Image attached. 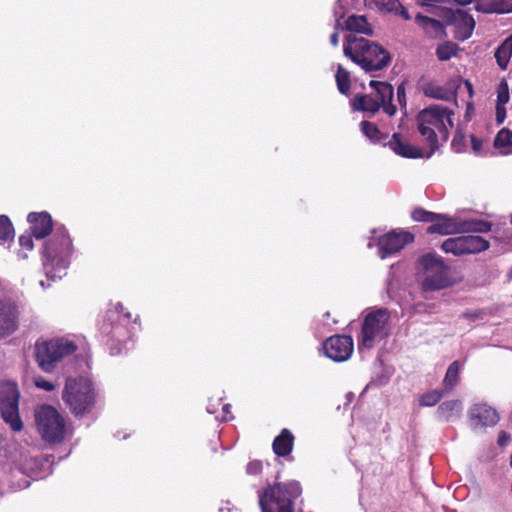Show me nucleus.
Here are the masks:
<instances>
[{"mask_svg": "<svg viewBox=\"0 0 512 512\" xmlns=\"http://www.w3.org/2000/svg\"><path fill=\"white\" fill-rule=\"evenodd\" d=\"M452 115L451 109L439 104L429 105L418 113L416 117L418 131L430 148L427 158L438 150L439 141L448 140L449 128L453 127Z\"/></svg>", "mask_w": 512, "mask_h": 512, "instance_id": "obj_1", "label": "nucleus"}, {"mask_svg": "<svg viewBox=\"0 0 512 512\" xmlns=\"http://www.w3.org/2000/svg\"><path fill=\"white\" fill-rule=\"evenodd\" d=\"M344 55L365 72L379 71L391 62L390 53L370 40L349 34L343 44Z\"/></svg>", "mask_w": 512, "mask_h": 512, "instance_id": "obj_2", "label": "nucleus"}, {"mask_svg": "<svg viewBox=\"0 0 512 512\" xmlns=\"http://www.w3.org/2000/svg\"><path fill=\"white\" fill-rule=\"evenodd\" d=\"M98 391L93 381L84 376L68 377L62 391V400L76 418L93 413Z\"/></svg>", "mask_w": 512, "mask_h": 512, "instance_id": "obj_3", "label": "nucleus"}, {"mask_svg": "<svg viewBox=\"0 0 512 512\" xmlns=\"http://www.w3.org/2000/svg\"><path fill=\"white\" fill-rule=\"evenodd\" d=\"M302 487L296 480L275 481L259 494L262 512H294L295 501L301 496Z\"/></svg>", "mask_w": 512, "mask_h": 512, "instance_id": "obj_4", "label": "nucleus"}, {"mask_svg": "<svg viewBox=\"0 0 512 512\" xmlns=\"http://www.w3.org/2000/svg\"><path fill=\"white\" fill-rule=\"evenodd\" d=\"M418 271L422 275L421 288L425 292L446 289L453 284L450 267L434 253L422 255L418 261Z\"/></svg>", "mask_w": 512, "mask_h": 512, "instance_id": "obj_5", "label": "nucleus"}, {"mask_svg": "<svg viewBox=\"0 0 512 512\" xmlns=\"http://www.w3.org/2000/svg\"><path fill=\"white\" fill-rule=\"evenodd\" d=\"M76 350V344L65 338L37 340L34 345V357L43 372L52 373L64 357L74 354Z\"/></svg>", "mask_w": 512, "mask_h": 512, "instance_id": "obj_6", "label": "nucleus"}, {"mask_svg": "<svg viewBox=\"0 0 512 512\" xmlns=\"http://www.w3.org/2000/svg\"><path fill=\"white\" fill-rule=\"evenodd\" d=\"M73 252L72 240L65 228H57L52 237L45 242L43 255L47 276L52 269L65 270Z\"/></svg>", "mask_w": 512, "mask_h": 512, "instance_id": "obj_7", "label": "nucleus"}, {"mask_svg": "<svg viewBox=\"0 0 512 512\" xmlns=\"http://www.w3.org/2000/svg\"><path fill=\"white\" fill-rule=\"evenodd\" d=\"M36 427L42 439L49 443H60L66 434L64 417L51 405H41L35 410Z\"/></svg>", "mask_w": 512, "mask_h": 512, "instance_id": "obj_8", "label": "nucleus"}, {"mask_svg": "<svg viewBox=\"0 0 512 512\" xmlns=\"http://www.w3.org/2000/svg\"><path fill=\"white\" fill-rule=\"evenodd\" d=\"M390 313L387 308H378L370 311L363 320L361 333L358 337V348L371 349L376 341L385 339L389 335L388 324Z\"/></svg>", "mask_w": 512, "mask_h": 512, "instance_id": "obj_9", "label": "nucleus"}, {"mask_svg": "<svg viewBox=\"0 0 512 512\" xmlns=\"http://www.w3.org/2000/svg\"><path fill=\"white\" fill-rule=\"evenodd\" d=\"M126 319L128 322L136 321L132 320L131 313H124V306L118 303L114 308L108 309L102 316L99 322V331L103 341L107 345H111L114 342L120 344L124 342L128 335L126 326L121 322V319Z\"/></svg>", "mask_w": 512, "mask_h": 512, "instance_id": "obj_10", "label": "nucleus"}, {"mask_svg": "<svg viewBox=\"0 0 512 512\" xmlns=\"http://www.w3.org/2000/svg\"><path fill=\"white\" fill-rule=\"evenodd\" d=\"M19 398L20 393L16 383L4 382L0 385L1 416L14 432H19L23 428L19 415Z\"/></svg>", "mask_w": 512, "mask_h": 512, "instance_id": "obj_11", "label": "nucleus"}, {"mask_svg": "<svg viewBox=\"0 0 512 512\" xmlns=\"http://www.w3.org/2000/svg\"><path fill=\"white\" fill-rule=\"evenodd\" d=\"M439 17L443 19L446 26H453L454 37L457 40L464 41L472 35L475 21L466 11L462 9L441 8Z\"/></svg>", "mask_w": 512, "mask_h": 512, "instance_id": "obj_12", "label": "nucleus"}, {"mask_svg": "<svg viewBox=\"0 0 512 512\" xmlns=\"http://www.w3.org/2000/svg\"><path fill=\"white\" fill-rule=\"evenodd\" d=\"M414 241V235L408 231L388 232L379 237L377 246L379 256L384 259L402 250L405 245Z\"/></svg>", "mask_w": 512, "mask_h": 512, "instance_id": "obj_13", "label": "nucleus"}, {"mask_svg": "<svg viewBox=\"0 0 512 512\" xmlns=\"http://www.w3.org/2000/svg\"><path fill=\"white\" fill-rule=\"evenodd\" d=\"M325 355L335 362H343L350 358L353 352V340L348 335H334L323 343Z\"/></svg>", "mask_w": 512, "mask_h": 512, "instance_id": "obj_14", "label": "nucleus"}, {"mask_svg": "<svg viewBox=\"0 0 512 512\" xmlns=\"http://www.w3.org/2000/svg\"><path fill=\"white\" fill-rule=\"evenodd\" d=\"M19 309L10 299H0V338L16 332L19 326Z\"/></svg>", "mask_w": 512, "mask_h": 512, "instance_id": "obj_15", "label": "nucleus"}, {"mask_svg": "<svg viewBox=\"0 0 512 512\" xmlns=\"http://www.w3.org/2000/svg\"><path fill=\"white\" fill-rule=\"evenodd\" d=\"M384 146H388L396 155L403 158L418 159L424 157L421 148L411 145L410 142L398 132L394 133L387 143H384Z\"/></svg>", "mask_w": 512, "mask_h": 512, "instance_id": "obj_16", "label": "nucleus"}, {"mask_svg": "<svg viewBox=\"0 0 512 512\" xmlns=\"http://www.w3.org/2000/svg\"><path fill=\"white\" fill-rule=\"evenodd\" d=\"M470 420L477 426L492 427L499 422L500 417L496 409L481 403L475 404L470 409Z\"/></svg>", "mask_w": 512, "mask_h": 512, "instance_id": "obj_17", "label": "nucleus"}, {"mask_svg": "<svg viewBox=\"0 0 512 512\" xmlns=\"http://www.w3.org/2000/svg\"><path fill=\"white\" fill-rule=\"evenodd\" d=\"M33 236L42 239L53 230L52 217L48 212H31L27 216Z\"/></svg>", "mask_w": 512, "mask_h": 512, "instance_id": "obj_18", "label": "nucleus"}, {"mask_svg": "<svg viewBox=\"0 0 512 512\" xmlns=\"http://www.w3.org/2000/svg\"><path fill=\"white\" fill-rule=\"evenodd\" d=\"M428 234H441L449 235L460 232V222H456L454 218H451L444 214H438L435 220L427 228Z\"/></svg>", "mask_w": 512, "mask_h": 512, "instance_id": "obj_19", "label": "nucleus"}, {"mask_svg": "<svg viewBox=\"0 0 512 512\" xmlns=\"http://www.w3.org/2000/svg\"><path fill=\"white\" fill-rule=\"evenodd\" d=\"M368 6L375 7L380 11L394 13L401 16L404 20H411L408 10L399 2V0H365Z\"/></svg>", "mask_w": 512, "mask_h": 512, "instance_id": "obj_20", "label": "nucleus"}, {"mask_svg": "<svg viewBox=\"0 0 512 512\" xmlns=\"http://www.w3.org/2000/svg\"><path fill=\"white\" fill-rule=\"evenodd\" d=\"M294 440V435L289 429H282L279 435L273 440V452L279 457L288 456L293 450Z\"/></svg>", "mask_w": 512, "mask_h": 512, "instance_id": "obj_21", "label": "nucleus"}, {"mask_svg": "<svg viewBox=\"0 0 512 512\" xmlns=\"http://www.w3.org/2000/svg\"><path fill=\"white\" fill-rule=\"evenodd\" d=\"M476 9L483 13L505 14L512 12V0H475Z\"/></svg>", "mask_w": 512, "mask_h": 512, "instance_id": "obj_22", "label": "nucleus"}, {"mask_svg": "<svg viewBox=\"0 0 512 512\" xmlns=\"http://www.w3.org/2000/svg\"><path fill=\"white\" fill-rule=\"evenodd\" d=\"M420 89L424 96L432 99L450 101L455 97L452 91L434 81L423 82L420 85Z\"/></svg>", "mask_w": 512, "mask_h": 512, "instance_id": "obj_23", "label": "nucleus"}, {"mask_svg": "<svg viewBox=\"0 0 512 512\" xmlns=\"http://www.w3.org/2000/svg\"><path fill=\"white\" fill-rule=\"evenodd\" d=\"M415 22L430 36L440 37L444 34L446 24L443 20L440 21L418 13L415 16Z\"/></svg>", "mask_w": 512, "mask_h": 512, "instance_id": "obj_24", "label": "nucleus"}, {"mask_svg": "<svg viewBox=\"0 0 512 512\" xmlns=\"http://www.w3.org/2000/svg\"><path fill=\"white\" fill-rule=\"evenodd\" d=\"M461 411V402L459 400H449L442 402L437 408V417L441 421H451L457 417Z\"/></svg>", "mask_w": 512, "mask_h": 512, "instance_id": "obj_25", "label": "nucleus"}, {"mask_svg": "<svg viewBox=\"0 0 512 512\" xmlns=\"http://www.w3.org/2000/svg\"><path fill=\"white\" fill-rule=\"evenodd\" d=\"M353 107L359 111L375 114L381 108V102L373 98L371 95H356L353 100Z\"/></svg>", "mask_w": 512, "mask_h": 512, "instance_id": "obj_26", "label": "nucleus"}, {"mask_svg": "<svg viewBox=\"0 0 512 512\" xmlns=\"http://www.w3.org/2000/svg\"><path fill=\"white\" fill-rule=\"evenodd\" d=\"M361 132L374 144L387 143L388 135L381 132L378 126L370 121H362L360 123Z\"/></svg>", "mask_w": 512, "mask_h": 512, "instance_id": "obj_27", "label": "nucleus"}, {"mask_svg": "<svg viewBox=\"0 0 512 512\" xmlns=\"http://www.w3.org/2000/svg\"><path fill=\"white\" fill-rule=\"evenodd\" d=\"M465 254H476L489 248V242L481 236H462Z\"/></svg>", "mask_w": 512, "mask_h": 512, "instance_id": "obj_28", "label": "nucleus"}, {"mask_svg": "<svg viewBox=\"0 0 512 512\" xmlns=\"http://www.w3.org/2000/svg\"><path fill=\"white\" fill-rule=\"evenodd\" d=\"M346 29L350 32L372 34V29L363 15H351L345 21Z\"/></svg>", "mask_w": 512, "mask_h": 512, "instance_id": "obj_29", "label": "nucleus"}, {"mask_svg": "<svg viewBox=\"0 0 512 512\" xmlns=\"http://www.w3.org/2000/svg\"><path fill=\"white\" fill-rule=\"evenodd\" d=\"M459 371H460V363L459 361L452 362L446 371L445 377L443 379V387L445 392H450L453 390L459 382Z\"/></svg>", "mask_w": 512, "mask_h": 512, "instance_id": "obj_30", "label": "nucleus"}, {"mask_svg": "<svg viewBox=\"0 0 512 512\" xmlns=\"http://www.w3.org/2000/svg\"><path fill=\"white\" fill-rule=\"evenodd\" d=\"M369 86L377 92V100L381 102V105L386 101H392L394 89L391 84L387 82L372 80L370 81Z\"/></svg>", "mask_w": 512, "mask_h": 512, "instance_id": "obj_31", "label": "nucleus"}, {"mask_svg": "<svg viewBox=\"0 0 512 512\" xmlns=\"http://www.w3.org/2000/svg\"><path fill=\"white\" fill-rule=\"evenodd\" d=\"M441 249L445 253H451L455 256L466 255L465 250H464V243H463L462 236L446 239L442 243Z\"/></svg>", "mask_w": 512, "mask_h": 512, "instance_id": "obj_32", "label": "nucleus"}, {"mask_svg": "<svg viewBox=\"0 0 512 512\" xmlns=\"http://www.w3.org/2000/svg\"><path fill=\"white\" fill-rule=\"evenodd\" d=\"M492 228V224L484 220H472L460 222V232L486 233Z\"/></svg>", "mask_w": 512, "mask_h": 512, "instance_id": "obj_33", "label": "nucleus"}, {"mask_svg": "<svg viewBox=\"0 0 512 512\" xmlns=\"http://www.w3.org/2000/svg\"><path fill=\"white\" fill-rule=\"evenodd\" d=\"M14 236V228L9 217L6 215H0V245L12 242Z\"/></svg>", "mask_w": 512, "mask_h": 512, "instance_id": "obj_34", "label": "nucleus"}, {"mask_svg": "<svg viewBox=\"0 0 512 512\" xmlns=\"http://www.w3.org/2000/svg\"><path fill=\"white\" fill-rule=\"evenodd\" d=\"M335 80L339 92L347 95L351 87L350 73L341 64L337 67Z\"/></svg>", "mask_w": 512, "mask_h": 512, "instance_id": "obj_35", "label": "nucleus"}, {"mask_svg": "<svg viewBox=\"0 0 512 512\" xmlns=\"http://www.w3.org/2000/svg\"><path fill=\"white\" fill-rule=\"evenodd\" d=\"M494 56L501 70H506L512 57V52L504 40L495 50Z\"/></svg>", "mask_w": 512, "mask_h": 512, "instance_id": "obj_36", "label": "nucleus"}, {"mask_svg": "<svg viewBox=\"0 0 512 512\" xmlns=\"http://www.w3.org/2000/svg\"><path fill=\"white\" fill-rule=\"evenodd\" d=\"M494 146L503 149L502 153H508V148L512 146V131L501 129L494 139Z\"/></svg>", "mask_w": 512, "mask_h": 512, "instance_id": "obj_37", "label": "nucleus"}, {"mask_svg": "<svg viewBox=\"0 0 512 512\" xmlns=\"http://www.w3.org/2000/svg\"><path fill=\"white\" fill-rule=\"evenodd\" d=\"M442 397L443 393L441 391L431 390L420 396L419 405L422 407H432L436 405Z\"/></svg>", "mask_w": 512, "mask_h": 512, "instance_id": "obj_38", "label": "nucleus"}, {"mask_svg": "<svg viewBox=\"0 0 512 512\" xmlns=\"http://www.w3.org/2000/svg\"><path fill=\"white\" fill-rule=\"evenodd\" d=\"M456 54V45L452 42L441 44L436 49V56L440 61H448Z\"/></svg>", "mask_w": 512, "mask_h": 512, "instance_id": "obj_39", "label": "nucleus"}, {"mask_svg": "<svg viewBox=\"0 0 512 512\" xmlns=\"http://www.w3.org/2000/svg\"><path fill=\"white\" fill-rule=\"evenodd\" d=\"M411 217L414 221L432 224V222L435 220V217H437V213L430 212L421 207H418L412 211Z\"/></svg>", "mask_w": 512, "mask_h": 512, "instance_id": "obj_40", "label": "nucleus"}, {"mask_svg": "<svg viewBox=\"0 0 512 512\" xmlns=\"http://www.w3.org/2000/svg\"><path fill=\"white\" fill-rule=\"evenodd\" d=\"M509 86L506 80H502L497 88V105H505L509 101Z\"/></svg>", "mask_w": 512, "mask_h": 512, "instance_id": "obj_41", "label": "nucleus"}, {"mask_svg": "<svg viewBox=\"0 0 512 512\" xmlns=\"http://www.w3.org/2000/svg\"><path fill=\"white\" fill-rule=\"evenodd\" d=\"M452 149L456 153H461L466 147L465 135L461 131H457L451 142Z\"/></svg>", "mask_w": 512, "mask_h": 512, "instance_id": "obj_42", "label": "nucleus"}, {"mask_svg": "<svg viewBox=\"0 0 512 512\" xmlns=\"http://www.w3.org/2000/svg\"><path fill=\"white\" fill-rule=\"evenodd\" d=\"M263 471V463L261 460H251L246 466V473L250 476H258Z\"/></svg>", "mask_w": 512, "mask_h": 512, "instance_id": "obj_43", "label": "nucleus"}, {"mask_svg": "<svg viewBox=\"0 0 512 512\" xmlns=\"http://www.w3.org/2000/svg\"><path fill=\"white\" fill-rule=\"evenodd\" d=\"M417 5L421 6V7H427V8H430L432 10H429L431 13L433 14H436L439 16V13H440V9L442 7H437V4L442 2V0H415Z\"/></svg>", "mask_w": 512, "mask_h": 512, "instance_id": "obj_44", "label": "nucleus"}, {"mask_svg": "<svg viewBox=\"0 0 512 512\" xmlns=\"http://www.w3.org/2000/svg\"><path fill=\"white\" fill-rule=\"evenodd\" d=\"M33 381H34V385L37 388L44 390L46 392H51L55 389V385L53 383H51L50 381L46 380L42 376L34 377Z\"/></svg>", "mask_w": 512, "mask_h": 512, "instance_id": "obj_45", "label": "nucleus"}, {"mask_svg": "<svg viewBox=\"0 0 512 512\" xmlns=\"http://www.w3.org/2000/svg\"><path fill=\"white\" fill-rule=\"evenodd\" d=\"M33 234H24L19 237V244L22 248H25L27 250H32L34 243H33Z\"/></svg>", "mask_w": 512, "mask_h": 512, "instance_id": "obj_46", "label": "nucleus"}, {"mask_svg": "<svg viewBox=\"0 0 512 512\" xmlns=\"http://www.w3.org/2000/svg\"><path fill=\"white\" fill-rule=\"evenodd\" d=\"M483 314L484 312L481 309L467 310L461 314V317L474 321L481 318Z\"/></svg>", "mask_w": 512, "mask_h": 512, "instance_id": "obj_47", "label": "nucleus"}, {"mask_svg": "<svg viewBox=\"0 0 512 512\" xmlns=\"http://www.w3.org/2000/svg\"><path fill=\"white\" fill-rule=\"evenodd\" d=\"M397 99L401 107H406V92L404 83H401L397 87Z\"/></svg>", "mask_w": 512, "mask_h": 512, "instance_id": "obj_48", "label": "nucleus"}, {"mask_svg": "<svg viewBox=\"0 0 512 512\" xmlns=\"http://www.w3.org/2000/svg\"><path fill=\"white\" fill-rule=\"evenodd\" d=\"M496 122L497 124H502L506 118V108L505 105H497L496 104Z\"/></svg>", "mask_w": 512, "mask_h": 512, "instance_id": "obj_49", "label": "nucleus"}, {"mask_svg": "<svg viewBox=\"0 0 512 512\" xmlns=\"http://www.w3.org/2000/svg\"><path fill=\"white\" fill-rule=\"evenodd\" d=\"M381 107H383L384 112L387 113L389 116H393L397 111V108L394 104H392V101H386L384 104L381 105Z\"/></svg>", "mask_w": 512, "mask_h": 512, "instance_id": "obj_50", "label": "nucleus"}, {"mask_svg": "<svg viewBox=\"0 0 512 512\" xmlns=\"http://www.w3.org/2000/svg\"><path fill=\"white\" fill-rule=\"evenodd\" d=\"M509 441H510V435L505 431H501L499 433L498 440H497L498 445L501 447H504L505 445H507V443Z\"/></svg>", "mask_w": 512, "mask_h": 512, "instance_id": "obj_51", "label": "nucleus"}, {"mask_svg": "<svg viewBox=\"0 0 512 512\" xmlns=\"http://www.w3.org/2000/svg\"><path fill=\"white\" fill-rule=\"evenodd\" d=\"M470 138H471V143H472L473 150L475 152L480 151L481 146H482V142L477 137H475L474 135H471Z\"/></svg>", "mask_w": 512, "mask_h": 512, "instance_id": "obj_52", "label": "nucleus"}, {"mask_svg": "<svg viewBox=\"0 0 512 512\" xmlns=\"http://www.w3.org/2000/svg\"><path fill=\"white\" fill-rule=\"evenodd\" d=\"M330 43L336 47L339 44V31L338 26L335 28V31L330 35Z\"/></svg>", "mask_w": 512, "mask_h": 512, "instance_id": "obj_53", "label": "nucleus"}, {"mask_svg": "<svg viewBox=\"0 0 512 512\" xmlns=\"http://www.w3.org/2000/svg\"><path fill=\"white\" fill-rule=\"evenodd\" d=\"M465 86L468 90L470 97L473 95V85L469 80H465Z\"/></svg>", "mask_w": 512, "mask_h": 512, "instance_id": "obj_54", "label": "nucleus"}, {"mask_svg": "<svg viewBox=\"0 0 512 512\" xmlns=\"http://www.w3.org/2000/svg\"><path fill=\"white\" fill-rule=\"evenodd\" d=\"M223 410L225 412H230V405L229 404H225L224 407H223Z\"/></svg>", "mask_w": 512, "mask_h": 512, "instance_id": "obj_55", "label": "nucleus"}, {"mask_svg": "<svg viewBox=\"0 0 512 512\" xmlns=\"http://www.w3.org/2000/svg\"><path fill=\"white\" fill-rule=\"evenodd\" d=\"M510 466L512 467V454H511V457H510Z\"/></svg>", "mask_w": 512, "mask_h": 512, "instance_id": "obj_56", "label": "nucleus"}, {"mask_svg": "<svg viewBox=\"0 0 512 512\" xmlns=\"http://www.w3.org/2000/svg\"><path fill=\"white\" fill-rule=\"evenodd\" d=\"M511 223H512V215H511Z\"/></svg>", "mask_w": 512, "mask_h": 512, "instance_id": "obj_57", "label": "nucleus"}]
</instances>
